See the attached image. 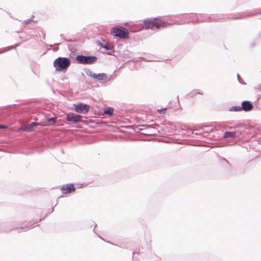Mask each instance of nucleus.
<instances>
[{"label": "nucleus", "mask_w": 261, "mask_h": 261, "mask_svg": "<svg viewBox=\"0 0 261 261\" xmlns=\"http://www.w3.org/2000/svg\"><path fill=\"white\" fill-rule=\"evenodd\" d=\"M31 124L33 127V128L34 127V126H39V125H41V126L43 125V124L42 123H37V122H32L31 123Z\"/></svg>", "instance_id": "17"}, {"label": "nucleus", "mask_w": 261, "mask_h": 261, "mask_svg": "<svg viewBox=\"0 0 261 261\" xmlns=\"http://www.w3.org/2000/svg\"><path fill=\"white\" fill-rule=\"evenodd\" d=\"M70 64V60L67 58L59 57L54 62V66L57 71L66 69Z\"/></svg>", "instance_id": "2"}, {"label": "nucleus", "mask_w": 261, "mask_h": 261, "mask_svg": "<svg viewBox=\"0 0 261 261\" xmlns=\"http://www.w3.org/2000/svg\"><path fill=\"white\" fill-rule=\"evenodd\" d=\"M93 77L99 80H102L106 79L107 75L105 73H100L97 75H94Z\"/></svg>", "instance_id": "11"}, {"label": "nucleus", "mask_w": 261, "mask_h": 261, "mask_svg": "<svg viewBox=\"0 0 261 261\" xmlns=\"http://www.w3.org/2000/svg\"><path fill=\"white\" fill-rule=\"evenodd\" d=\"M236 135V132H226L224 134V137L225 138H234V137H235Z\"/></svg>", "instance_id": "10"}, {"label": "nucleus", "mask_w": 261, "mask_h": 261, "mask_svg": "<svg viewBox=\"0 0 261 261\" xmlns=\"http://www.w3.org/2000/svg\"><path fill=\"white\" fill-rule=\"evenodd\" d=\"M75 107L74 111L78 113H86L89 111V106L86 104L80 103L77 105H74Z\"/></svg>", "instance_id": "5"}, {"label": "nucleus", "mask_w": 261, "mask_h": 261, "mask_svg": "<svg viewBox=\"0 0 261 261\" xmlns=\"http://www.w3.org/2000/svg\"><path fill=\"white\" fill-rule=\"evenodd\" d=\"M23 130L24 131H27V132H33L34 130V128L30 124H29V125L25 126L24 127Z\"/></svg>", "instance_id": "14"}, {"label": "nucleus", "mask_w": 261, "mask_h": 261, "mask_svg": "<svg viewBox=\"0 0 261 261\" xmlns=\"http://www.w3.org/2000/svg\"><path fill=\"white\" fill-rule=\"evenodd\" d=\"M146 133L148 134H150L151 133V132H147Z\"/></svg>", "instance_id": "20"}, {"label": "nucleus", "mask_w": 261, "mask_h": 261, "mask_svg": "<svg viewBox=\"0 0 261 261\" xmlns=\"http://www.w3.org/2000/svg\"><path fill=\"white\" fill-rule=\"evenodd\" d=\"M7 126H5V125H0V128H6Z\"/></svg>", "instance_id": "19"}, {"label": "nucleus", "mask_w": 261, "mask_h": 261, "mask_svg": "<svg viewBox=\"0 0 261 261\" xmlns=\"http://www.w3.org/2000/svg\"><path fill=\"white\" fill-rule=\"evenodd\" d=\"M112 34L121 38H126L128 36V32L125 31L122 27H116L113 28L111 31Z\"/></svg>", "instance_id": "4"}, {"label": "nucleus", "mask_w": 261, "mask_h": 261, "mask_svg": "<svg viewBox=\"0 0 261 261\" xmlns=\"http://www.w3.org/2000/svg\"><path fill=\"white\" fill-rule=\"evenodd\" d=\"M114 112V109L112 108H106L105 110V114L112 116Z\"/></svg>", "instance_id": "12"}, {"label": "nucleus", "mask_w": 261, "mask_h": 261, "mask_svg": "<svg viewBox=\"0 0 261 261\" xmlns=\"http://www.w3.org/2000/svg\"><path fill=\"white\" fill-rule=\"evenodd\" d=\"M252 104L249 101H244L242 103V110L247 112L251 111L253 109Z\"/></svg>", "instance_id": "8"}, {"label": "nucleus", "mask_w": 261, "mask_h": 261, "mask_svg": "<svg viewBox=\"0 0 261 261\" xmlns=\"http://www.w3.org/2000/svg\"><path fill=\"white\" fill-rule=\"evenodd\" d=\"M230 111H241L242 109L241 106H232L229 109Z\"/></svg>", "instance_id": "13"}, {"label": "nucleus", "mask_w": 261, "mask_h": 261, "mask_svg": "<svg viewBox=\"0 0 261 261\" xmlns=\"http://www.w3.org/2000/svg\"><path fill=\"white\" fill-rule=\"evenodd\" d=\"M82 116L76 115L72 113L67 114L66 115V120L68 121L72 122L73 123L80 122L82 120Z\"/></svg>", "instance_id": "6"}, {"label": "nucleus", "mask_w": 261, "mask_h": 261, "mask_svg": "<svg viewBox=\"0 0 261 261\" xmlns=\"http://www.w3.org/2000/svg\"><path fill=\"white\" fill-rule=\"evenodd\" d=\"M57 117L50 118L47 119L46 124H43V126H48L55 124L56 122Z\"/></svg>", "instance_id": "9"}, {"label": "nucleus", "mask_w": 261, "mask_h": 261, "mask_svg": "<svg viewBox=\"0 0 261 261\" xmlns=\"http://www.w3.org/2000/svg\"><path fill=\"white\" fill-rule=\"evenodd\" d=\"M158 111L160 113H164L166 111V109L158 110Z\"/></svg>", "instance_id": "18"}, {"label": "nucleus", "mask_w": 261, "mask_h": 261, "mask_svg": "<svg viewBox=\"0 0 261 261\" xmlns=\"http://www.w3.org/2000/svg\"><path fill=\"white\" fill-rule=\"evenodd\" d=\"M139 129L140 130H145L146 129H149V128H152V127L151 126L147 125H142L139 126Z\"/></svg>", "instance_id": "16"}, {"label": "nucleus", "mask_w": 261, "mask_h": 261, "mask_svg": "<svg viewBox=\"0 0 261 261\" xmlns=\"http://www.w3.org/2000/svg\"><path fill=\"white\" fill-rule=\"evenodd\" d=\"M97 58L94 56L86 57L82 55L77 56L76 57V61L81 64H90L96 61Z\"/></svg>", "instance_id": "3"}, {"label": "nucleus", "mask_w": 261, "mask_h": 261, "mask_svg": "<svg viewBox=\"0 0 261 261\" xmlns=\"http://www.w3.org/2000/svg\"><path fill=\"white\" fill-rule=\"evenodd\" d=\"M101 41L102 42H104V40L101 39L100 40H98L97 41V44L99 45L100 46H101L102 48H106L107 50L109 49V48L107 45H103L102 44V43L100 42Z\"/></svg>", "instance_id": "15"}, {"label": "nucleus", "mask_w": 261, "mask_h": 261, "mask_svg": "<svg viewBox=\"0 0 261 261\" xmlns=\"http://www.w3.org/2000/svg\"><path fill=\"white\" fill-rule=\"evenodd\" d=\"M75 188L73 184H67L63 186L61 188V191L63 194L71 193L75 191Z\"/></svg>", "instance_id": "7"}, {"label": "nucleus", "mask_w": 261, "mask_h": 261, "mask_svg": "<svg viewBox=\"0 0 261 261\" xmlns=\"http://www.w3.org/2000/svg\"><path fill=\"white\" fill-rule=\"evenodd\" d=\"M169 25H170V24L168 22L157 18H154L145 20L143 27L145 29L153 30L154 29H159L167 27Z\"/></svg>", "instance_id": "1"}]
</instances>
